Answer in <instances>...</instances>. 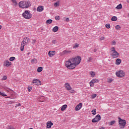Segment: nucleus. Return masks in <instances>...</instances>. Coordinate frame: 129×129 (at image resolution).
<instances>
[{"label":"nucleus","mask_w":129,"mask_h":129,"mask_svg":"<svg viewBox=\"0 0 129 129\" xmlns=\"http://www.w3.org/2000/svg\"><path fill=\"white\" fill-rule=\"evenodd\" d=\"M115 122V121L114 120L111 121L109 122V125H113V124H114Z\"/></svg>","instance_id":"cd10ccee"},{"label":"nucleus","mask_w":129,"mask_h":129,"mask_svg":"<svg viewBox=\"0 0 129 129\" xmlns=\"http://www.w3.org/2000/svg\"><path fill=\"white\" fill-rule=\"evenodd\" d=\"M42 71H43V67H38V69H37V72H42Z\"/></svg>","instance_id":"5701e85b"},{"label":"nucleus","mask_w":129,"mask_h":129,"mask_svg":"<svg viewBox=\"0 0 129 129\" xmlns=\"http://www.w3.org/2000/svg\"><path fill=\"white\" fill-rule=\"evenodd\" d=\"M15 59H16V57H15L14 56H12L10 58L9 60H10V61H14V60H15Z\"/></svg>","instance_id":"473e14b6"},{"label":"nucleus","mask_w":129,"mask_h":129,"mask_svg":"<svg viewBox=\"0 0 129 129\" xmlns=\"http://www.w3.org/2000/svg\"><path fill=\"white\" fill-rule=\"evenodd\" d=\"M32 84H35V85H41L42 83L41 81L39 80L38 79H34L32 81Z\"/></svg>","instance_id":"6e6552de"},{"label":"nucleus","mask_w":129,"mask_h":129,"mask_svg":"<svg viewBox=\"0 0 129 129\" xmlns=\"http://www.w3.org/2000/svg\"><path fill=\"white\" fill-rule=\"evenodd\" d=\"M64 87L67 88V90H68V91L72 90V87H71V86H70V84H69V83H66L65 84Z\"/></svg>","instance_id":"9b49d317"},{"label":"nucleus","mask_w":129,"mask_h":129,"mask_svg":"<svg viewBox=\"0 0 129 129\" xmlns=\"http://www.w3.org/2000/svg\"><path fill=\"white\" fill-rule=\"evenodd\" d=\"M94 84V83H92V82H91V81L90 82V86L91 87H93L94 85H93Z\"/></svg>","instance_id":"37998d69"},{"label":"nucleus","mask_w":129,"mask_h":129,"mask_svg":"<svg viewBox=\"0 0 129 129\" xmlns=\"http://www.w3.org/2000/svg\"><path fill=\"white\" fill-rule=\"evenodd\" d=\"M105 27H106V28H107V29H110V24H106L105 25Z\"/></svg>","instance_id":"72a5a7b5"},{"label":"nucleus","mask_w":129,"mask_h":129,"mask_svg":"<svg viewBox=\"0 0 129 129\" xmlns=\"http://www.w3.org/2000/svg\"><path fill=\"white\" fill-rule=\"evenodd\" d=\"M30 54H31L30 52H28V53H27V55H30Z\"/></svg>","instance_id":"3c124183"},{"label":"nucleus","mask_w":129,"mask_h":129,"mask_svg":"<svg viewBox=\"0 0 129 129\" xmlns=\"http://www.w3.org/2000/svg\"><path fill=\"white\" fill-rule=\"evenodd\" d=\"M92 112V114H93V115H95V114H96V109H94L93 110H92L91 111Z\"/></svg>","instance_id":"393cba45"},{"label":"nucleus","mask_w":129,"mask_h":129,"mask_svg":"<svg viewBox=\"0 0 129 129\" xmlns=\"http://www.w3.org/2000/svg\"><path fill=\"white\" fill-rule=\"evenodd\" d=\"M82 108V103H80L75 107V110L76 111H78V110H80V109H81Z\"/></svg>","instance_id":"9d476101"},{"label":"nucleus","mask_w":129,"mask_h":129,"mask_svg":"<svg viewBox=\"0 0 129 129\" xmlns=\"http://www.w3.org/2000/svg\"><path fill=\"white\" fill-rule=\"evenodd\" d=\"M55 54H56V51H49L48 52V55L49 57H53Z\"/></svg>","instance_id":"ddd939ff"},{"label":"nucleus","mask_w":129,"mask_h":129,"mask_svg":"<svg viewBox=\"0 0 129 129\" xmlns=\"http://www.w3.org/2000/svg\"><path fill=\"white\" fill-rule=\"evenodd\" d=\"M55 19L56 21H59V20L60 19V17L59 16H56Z\"/></svg>","instance_id":"2f4dec72"},{"label":"nucleus","mask_w":129,"mask_h":129,"mask_svg":"<svg viewBox=\"0 0 129 129\" xmlns=\"http://www.w3.org/2000/svg\"><path fill=\"white\" fill-rule=\"evenodd\" d=\"M59 3L57 2L54 4V7H59Z\"/></svg>","instance_id":"c85d7f7f"},{"label":"nucleus","mask_w":129,"mask_h":129,"mask_svg":"<svg viewBox=\"0 0 129 129\" xmlns=\"http://www.w3.org/2000/svg\"><path fill=\"white\" fill-rule=\"evenodd\" d=\"M0 95H2V96H7V95L5 93H3L0 91Z\"/></svg>","instance_id":"c756f323"},{"label":"nucleus","mask_w":129,"mask_h":129,"mask_svg":"<svg viewBox=\"0 0 129 129\" xmlns=\"http://www.w3.org/2000/svg\"><path fill=\"white\" fill-rule=\"evenodd\" d=\"M28 91L30 92V91H31L32 89H33V88L31 87H28Z\"/></svg>","instance_id":"79ce46f5"},{"label":"nucleus","mask_w":129,"mask_h":129,"mask_svg":"<svg viewBox=\"0 0 129 129\" xmlns=\"http://www.w3.org/2000/svg\"><path fill=\"white\" fill-rule=\"evenodd\" d=\"M29 41H30V39L28 37H25L21 44L20 50L21 51H24V47L26 45H28L29 44Z\"/></svg>","instance_id":"7ed1b4c3"},{"label":"nucleus","mask_w":129,"mask_h":129,"mask_svg":"<svg viewBox=\"0 0 129 129\" xmlns=\"http://www.w3.org/2000/svg\"><path fill=\"white\" fill-rule=\"evenodd\" d=\"M111 54L113 58H118V56H119V53L117 52L116 50H115V48L112 47L111 49Z\"/></svg>","instance_id":"20e7f679"},{"label":"nucleus","mask_w":129,"mask_h":129,"mask_svg":"<svg viewBox=\"0 0 129 129\" xmlns=\"http://www.w3.org/2000/svg\"><path fill=\"white\" fill-rule=\"evenodd\" d=\"M41 101V102H43V101Z\"/></svg>","instance_id":"5fc2aeb1"},{"label":"nucleus","mask_w":129,"mask_h":129,"mask_svg":"<svg viewBox=\"0 0 129 129\" xmlns=\"http://www.w3.org/2000/svg\"><path fill=\"white\" fill-rule=\"evenodd\" d=\"M81 62V57L78 55L75 57H71L67 61H66L65 66L67 67V68H68V69L71 70L76 68L77 66L80 64Z\"/></svg>","instance_id":"f257e3e1"},{"label":"nucleus","mask_w":129,"mask_h":129,"mask_svg":"<svg viewBox=\"0 0 129 129\" xmlns=\"http://www.w3.org/2000/svg\"><path fill=\"white\" fill-rule=\"evenodd\" d=\"M112 45H115V44H116V42H115V41L113 40L112 42Z\"/></svg>","instance_id":"a18cd8bd"},{"label":"nucleus","mask_w":129,"mask_h":129,"mask_svg":"<svg viewBox=\"0 0 129 129\" xmlns=\"http://www.w3.org/2000/svg\"><path fill=\"white\" fill-rule=\"evenodd\" d=\"M112 81H113V79H112V78H110V79H108V83H111V82H112Z\"/></svg>","instance_id":"7c9ffc66"},{"label":"nucleus","mask_w":129,"mask_h":129,"mask_svg":"<svg viewBox=\"0 0 129 129\" xmlns=\"http://www.w3.org/2000/svg\"><path fill=\"white\" fill-rule=\"evenodd\" d=\"M115 29H116V30H119V29H120V26L116 25L115 26Z\"/></svg>","instance_id":"c9c22d12"},{"label":"nucleus","mask_w":129,"mask_h":129,"mask_svg":"<svg viewBox=\"0 0 129 129\" xmlns=\"http://www.w3.org/2000/svg\"><path fill=\"white\" fill-rule=\"evenodd\" d=\"M69 18H67L66 20V22H69Z\"/></svg>","instance_id":"de8ad7c7"},{"label":"nucleus","mask_w":129,"mask_h":129,"mask_svg":"<svg viewBox=\"0 0 129 129\" xmlns=\"http://www.w3.org/2000/svg\"><path fill=\"white\" fill-rule=\"evenodd\" d=\"M21 105H22L21 104V103H18V104H17L16 105L15 107H16V108L19 107V106H21Z\"/></svg>","instance_id":"c03bdc74"},{"label":"nucleus","mask_w":129,"mask_h":129,"mask_svg":"<svg viewBox=\"0 0 129 129\" xmlns=\"http://www.w3.org/2000/svg\"><path fill=\"white\" fill-rule=\"evenodd\" d=\"M58 30H59V27H58V26H55L53 28L52 31V32H56L58 31Z\"/></svg>","instance_id":"a211bd4d"},{"label":"nucleus","mask_w":129,"mask_h":129,"mask_svg":"<svg viewBox=\"0 0 129 129\" xmlns=\"http://www.w3.org/2000/svg\"><path fill=\"white\" fill-rule=\"evenodd\" d=\"M7 76H4L3 78H2V80H7Z\"/></svg>","instance_id":"ea45409f"},{"label":"nucleus","mask_w":129,"mask_h":129,"mask_svg":"<svg viewBox=\"0 0 129 129\" xmlns=\"http://www.w3.org/2000/svg\"><path fill=\"white\" fill-rule=\"evenodd\" d=\"M116 9L117 10H121V9H122V5H121V4L118 5L116 7Z\"/></svg>","instance_id":"412c9836"},{"label":"nucleus","mask_w":129,"mask_h":129,"mask_svg":"<svg viewBox=\"0 0 129 129\" xmlns=\"http://www.w3.org/2000/svg\"><path fill=\"white\" fill-rule=\"evenodd\" d=\"M96 96H97V95H96V94H93L92 95V98L93 99H94V98H95V97H96Z\"/></svg>","instance_id":"f704fd0d"},{"label":"nucleus","mask_w":129,"mask_h":129,"mask_svg":"<svg viewBox=\"0 0 129 129\" xmlns=\"http://www.w3.org/2000/svg\"><path fill=\"white\" fill-rule=\"evenodd\" d=\"M99 129H104V127H102L100 128Z\"/></svg>","instance_id":"603ef678"},{"label":"nucleus","mask_w":129,"mask_h":129,"mask_svg":"<svg viewBox=\"0 0 129 129\" xmlns=\"http://www.w3.org/2000/svg\"><path fill=\"white\" fill-rule=\"evenodd\" d=\"M91 82L92 83H97L98 82H99V80L97 79H94L91 81Z\"/></svg>","instance_id":"f3484780"},{"label":"nucleus","mask_w":129,"mask_h":129,"mask_svg":"<svg viewBox=\"0 0 129 129\" xmlns=\"http://www.w3.org/2000/svg\"><path fill=\"white\" fill-rule=\"evenodd\" d=\"M127 2L129 4V0H127Z\"/></svg>","instance_id":"864d4df0"},{"label":"nucleus","mask_w":129,"mask_h":129,"mask_svg":"<svg viewBox=\"0 0 129 129\" xmlns=\"http://www.w3.org/2000/svg\"><path fill=\"white\" fill-rule=\"evenodd\" d=\"M22 16L24 19H26L27 20H30L31 18H32V14L30 13V11L28 10H26L23 14Z\"/></svg>","instance_id":"423d86ee"},{"label":"nucleus","mask_w":129,"mask_h":129,"mask_svg":"<svg viewBox=\"0 0 129 129\" xmlns=\"http://www.w3.org/2000/svg\"><path fill=\"white\" fill-rule=\"evenodd\" d=\"M2 28H3V26H2V25H0V30H1Z\"/></svg>","instance_id":"8fccbe9b"},{"label":"nucleus","mask_w":129,"mask_h":129,"mask_svg":"<svg viewBox=\"0 0 129 129\" xmlns=\"http://www.w3.org/2000/svg\"><path fill=\"white\" fill-rule=\"evenodd\" d=\"M116 75L117 76V77H119L120 78H122V77H124L125 75V73L123 72L122 70H119L118 72H116Z\"/></svg>","instance_id":"0eeeda50"},{"label":"nucleus","mask_w":129,"mask_h":129,"mask_svg":"<svg viewBox=\"0 0 129 129\" xmlns=\"http://www.w3.org/2000/svg\"><path fill=\"white\" fill-rule=\"evenodd\" d=\"M67 108V105L64 104L61 106V111H64V109H66Z\"/></svg>","instance_id":"6ab92c4d"},{"label":"nucleus","mask_w":129,"mask_h":129,"mask_svg":"<svg viewBox=\"0 0 129 129\" xmlns=\"http://www.w3.org/2000/svg\"><path fill=\"white\" fill-rule=\"evenodd\" d=\"M119 126L120 128H124L125 124H126V121L125 119H122L120 117H118Z\"/></svg>","instance_id":"39448f33"},{"label":"nucleus","mask_w":129,"mask_h":129,"mask_svg":"<svg viewBox=\"0 0 129 129\" xmlns=\"http://www.w3.org/2000/svg\"><path fill=\"white\" fill-rule=\"evenodd\" d=\"M100 119H101V117L100 116V115L98 114L92 120V122H98Z\"/></svg>","instance_id":"1a4fd4ad"},{"label":"nucleus","mask_w":129,"mask_h":129,"mask_svg":"<svg viewBox=\"0 0 129 129\" xmlns=\"http://www.w3.org/2000/svg\"><path fill=\"white\" fill-rule=\"evenodd\" d=\"M37 12H43V11H44V7L39 6L37 8Z\"/></svg>","instance_id":"2eb2a0df"},{"label":"nucleus","mask_w":129,"mask_h":129,"mask_svg":"<svg viewBox=\"0 0 129 129\" xmlns=\"http://www.w3.org/2000/svg\"><path fill=\"white\" fill-rule=\"evenodd\" d=\"M56 43H57V40H52V44H56Z\"/></svg>","instance_id":"4c0bfd02"},{"label":"nucleus","mask_w":129,"mask_h":129,"mask_svg":"<svg viewBox=\"0 0 129 129\" xmlns=\"http://www.w3.org/2000/svg\"><path fill=\"white\" fill-rule=\"evenodd\" d=\"M92 61V57H89V59L88 60V62H91Z\"/></svg>","instance_id":"a19ab883"},{"label":"nucleus","mask_w":129,"mask_h":129,"mask_svg":"<svg viewBox=\"0 0 129 129\" xmlns=\"http://www.w3.org/2000/svg\"><path fill=\"white\" fill-rule=\"evenodd\" d=\"M12 2L14 4V5H18V3L16 0H12Z\"/></svg>","instance_id":"58836bf2"},{"label":"nucleus","mask_w":129,"mask_h":129,"mask_svg":"<svg viewBox=\"0 0 129 129\" xmlns=\"http://www.w3.org/2000/svg\"><path fill=\"white\" fill-rule=\"evenodd\" d=\"M111 21H112L113 22H115V21H117V17H116V16L112 17L111 18Z\"/></svg>","instance_id":"b1692460"},{"label":"nucleus","mask_w":129,"mask_h":129,"mask_svg":"<svg viewBox=\"0 0 129 129\" xmlns=\"http://www.w3.org/2000/svg\"><path fill=\"white\" fill-rule=\"evenodd\" d=\"M53 22V20L52 19H48L46 21V24L47 25H50V24H51Z\"/></svg>","instance_id":"aec40b11"},{"label":"nucleus","mask_w":129,"mask_h":129,"mask_svg":"<svg viewBox=\"0 0 129 129\" xmlns=\"http://www.w3.org/2000/svg\"><path fill=\"white\" fill-rule=\"evenodd\" d=\"M31 5L32 4L30 1H21L19 3L20 8H22V9H28Z\"/></svg>","instance_id":"f03ea898"},{"label":"nucleus","mask_w":129,"mask_h":129,"mask_svg":"<svg viewBox=\"0 0 129 129\" xmlns=\"http://www.w3.org/2000/svg\"><path fill=\"white\" fill-rule=\"evenodd\" d=\"M4 64H5V66H6V67H10V66H11V65H12V62H11L9 60H6L4 62Z\"/></svg>","instance_id":"f8f14e48"},{"label":"nucleus","mask_w":129,"mask_h":129,"mask_svg":"<svg viewBox=\"0 0 129 129\" xmlns=\"http://www.w3.org/2000/svg\"><path fill=\"white\" fill-rule=\"evenodd\" d=\"M90 75H91L92 77H94L95 76V73L94 72H90Z\"/></svg>","instance_id":"bb28decb"},{"label":"nucleus","mask_w":129,"mask_h":129,"mask_svg":"<svg viewBox=\"0 0 129 129\" xmlns=\"http://www.w3.org/2000/svg\"><path fill=\"white\" fill-rule=\"evenodd\" d=\"M38 60H37V59L36 58H34L33 59L31 60V63H32L33 64H36V63H37Z\"/></svg>","instance_id":"4be33fe9"},{"label":"nucleus","mask_w":129,"mask_h":129,"mask_svg":"<svg viewBox=\"0 0 129 129\" xmlns=\"http://www.w3.org/2000/svg\"><path fill=\"white\" fill-rule=\"evenodd\" d=\"M96 51H97V49H96V48H95V49H94V52H96Z\"/></svg>","instance_id":"09e8293b"},{"label":"nucleus","mask_w":129,"mask_h":129,"mask_svg":"<svg viewBox=\"0 0 129 129\" xmlns=\"http://www.w3.org/2000/svg\"><path fill=\"white\" fill-rule=\"evenodd\" d=\"M71 51H68V50H63V52H62V53H63V54H68V53H71Z\"/></svg>","instance_id":"a878e982"},{"label":"nucleus","mask_w":129,"mask_h":129,"mask_svg":"<svg viewBox=\"0 0 129 129\" xmlns=\"http://www.w3.org/2000/svg\"><path fill=\"white\" fill-rule=\"evenodd\" d=\"M46 124H47V128H51V127H52V125H53V122L51 121H48Z\"/></svg>","instance_id":"4468645a"},{"label":"nucleus","mask_w":129,"mask_h":129,"mask_svg":"<svg viewBox=\"0 0 129 129\" xmlns=\"http://www.w3.org/2000/svg\"><path fill=\"white\" fill-rule=\"evenodd\" d=\"M78 47H79V44H78V43H76L75 45L73 46V48H78Z\"/></svg>","instance_id":"e433bc0d"},{"label":"nucleus","mask_w":129,"mask_h":129,"mask_svg":"<svg viewBox=\"0 0 129 129\" xmlns=\"http://www.w3.org/2000/svg\"><path fill=\"white\" fill-rule=\"evenodd\" d=\"M121 63V59H120V58H117L116 60V65H119V64H120Z\"/></svg>","instance_id":"dca6fc26"},{"label":"nucleus","mask_w":129,"mask_h":129,"mask_svg":"<svg viewBox=\"0 0 129 129\" xmlns=\"http://www.w3.org/2000/svg\"><path fill=\"white\" fill-rule=\"evenodd\" d=\"M105 38L104 37H101L100 38V40H101V41H103V40H104Z\"/></svg>","instance_id":"49530a36"}]
</instances>
